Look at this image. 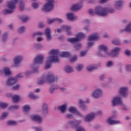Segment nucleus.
Masks as SVG:
<instances>
[{"mask_svg":"<svg viewBox=\"0 0 131 131\" xmlns=\"http://www.w3.org/2000/svg\"><path fill=\"white\" fill-rule=\"evenodd\" d=\"M103 92L101 90H96L94 92H93L92 96L94 98H99L102 96Z\"/></svg>","mask_w":131,"mask_h":131,"instance_id":"nucleus-14","label":"nucleus"},{"mask_svg":"<svg viewBox=\"0 0 131 131\" xmlns=\"http://www.w3.org/2000/svg\"><path fill=\"white\" fill-rule=\"evenodd\" d=\"M94 46V42H89L88 43V47L90 48L91 47H93Z\"/></svg>","mask_w":131,"mask_h":131,"instance_id":"nucleus-64","label":"nucleus"},{"mask_svg":"<svg viewBox=\"0 0 131 131\" xmlns=\"http://www.w3.org/2000/svg\"><path fill=\"white\" fill-rule=\"evenodd\" d=\"M45 34L48 41L52 39V37L51 36V29H50V28H48L46 29Z\"/></svg>","mask_w":131,"mask_h":131,"instance_id":"nucleus-15","label":"nucleus"},{"mask_svg":"<svg viewBox=\"0 0 131 131\" xmlns=\"http://www.w3.org/2000/svg\"><path fill=\"white\" fill-rule=\"evenodd\" d=\"M125 53L127 56H130L131 55V52L130 51H128V50H126L125 51Z\"/></svg>","mask_w":131,"mask_h":131,"instance_id":"nucleus-56","label":"nucleus"},{"mask_svg":"<svg viewBox=\"0 0 131 131\" xmlns=\"http://www.w3.org/2000/svg\"><path fill=\"white\" fill-rule=\"evenodd\" d=\"M18 108H19L18 105H13V106H11L9 108V109H18Z\"/></svg>","mask_w":131,"mask_h":131,"instance_id":"nucleus-54","label":"nucleus"},{"mask_svg":"<svg viewBox=\"0 0 131 131\" xmlns=\"http://www.w3.org/2000/svg\"><path fill=\"white\" fill-rule=\"evenodd\" d=\"M60 57L64 58H69L70 57V53L67 52H62L60 54Z\"/></svg>","mask_w":131,"mask_h":131,"instance_id":"nucleus-27","label":"nucleus"},{"mask_svg":"<svg viewBox=\"0 0 131 131\" xmlns=\"http://www.w3.org/2000/svg\"><path fill=\"white\" fill-rule=\"evenodd\" d=\"M64 70L66 72H67V73H70V72H72V71H73V69H72V67L67 66L66 67Z\"/></svg>","mask_w":131,"mask_h":131,"instance_id":"nucleus-30","label":"nucleus"},{"mask_svg":"<svg viewBox=\"0 0 131 131\" xmlns=\"http://www.w3.org/2000/svg\"><path fill=\"white\" fill-rule=\"evenodd\" d=\"M56 79H57V77H55L52 73H49L47 77L42 76L41 79L38 80L37 84H42L46 82V81L48 83H53L56 81Z\"/></svg>","mask_w":131,"mask_h":131,"instance_id":"nucleus-2","label":"nucleus"},{"mask_svg":"<svg viewBox=\"0 0 131 131\" xmlns=\"http://www.w3.org/2000/svg\"><path fill=\"white\" fill-rule=\"evenodd\" d=\"M67 117L68 118H73V115H72V114H68L67 115Z\"/></svg>","mask_w":131,"mask_h":131,"instance_id":"nucleus-59","label":"nucleus"},{"mask_svg":"<svg viewBox=\"0 0 131 131\" xmlns=\"http://www.w3.org/2000/svg\"><path fill=\"white\" fill-rule=\"evenodd\" d=\"M123 31H126L127 32H131V23L129 24L125 30Z\"/></svg>","mask_w":131,"mask_h":131,"instance_id":"nucleus-33","label":"nucleus"},{"mask_svg":"<svg viewBox=\"0 0 131 131\" xmlns=\"http://www.w3.org/2000/svg\"><path fill=\"white\" fill-rule=\"evenodd\" d=\"M7 107H8V104L6 103L0 102V108L5 109V108H7Z\"/></svg>","mask_w":131,"mask_h":131,"instance_id":"nucleus-39","label":"nucleus"},{"mask_svg":"<svg viewBox=\"0 0 131 131\" xmlns=\"http://www.w3.org/2000/svg\"><path fill=\"white\" fill-rule=\"evenodd\" d=\"M82 8V4H78L73 5L71 8V11L73 12H75V11H77V10H80Z\"/></svg>","mask_w":131,"mask_h":131,"instance_id":"nucleus-17","label":"nucleus"},{"mask_svg":"<svg viewBox=\"0 0 131 131\" xmlns=\"http://www.w3.org/2000/svg\"><path fill=\"white\" fill-rule=\"evenodd\" d=\"M8 116V113L4 112L1 116V119H4L5 117Z\"/></svg>","mask_w":131,"mask_h":131,"instance_id":"nucleus-48","label":"nucleus"},{"mask_svg":"<svg viewBox=\"0 0 131 131\" xmlns=\"http://www.w3.org/2000/svg\"><path fill=\"white\" fill-rule=\"evenodd\" d=\"M68 123L70 124V125H71L73 127H74L75 126L76 127H77L78 126V124H79V122L76 121H72L70 120L68 122Z\"/></svg>","mask_w":131,"mask_h":131,"instance_id":"nucleus-25","label":"nucleus"},{"mask_svg":"<svg viewBox=\"0 0 131 131\" xmlns=\"http://www.w3.org/2000/svg\"><path fill=\"white\" fill-rule=\"evenodd\" d=\"M20 19L22 20L23 22H27V21H28V17H24V16H22Z\"/></svg>","mask_w":131,"mask_h":131,"instance_id":"nucleus-49","label":"nucleus"},{"mask_svg":"<svg viewBox=\"0 0 131 131\" xmlns=\"http://www.w3.org/2000/svg\"><path fill=\"white\" fill-rule=\"evenodd\" d=\"M43 55H37L34 60V64H42L43 62Z\"/></svg>","mask_w":131,"mask_h":131,"instance_id":"nucleus-9","label":"nucleus"},{"mask_svg":"<svg viewBox=\"0 0 131 131\" xmlns=\"http://www.w3.org/2000/svg\"><path fill=\"white\" fill-rule=\"evenodd\" d=\"M42 27H43V24H42V23H40L38 25V28H42Z\"/></svg>","mask_w":131,"mask_h":131,"instance_id":"nucleus-61","label":"nucleus"},{"mask_svg":"<svg viewBox=\"0 0 131 131\" xmlns=\"http://www.w3.org/2000/svg\"><path fill=\"white\" fill-rule=\"evenodd\" d=\"M114 119V116H112L110 117L107 121V123L108 124H117V123H120V122L119 121H115L113 120Z\"/></svg>","mask_w":131,"mask_h":131,"instance_id":"nucleus-16","label":"nucleus"},{"mask_svg":"<svg viewBox=\"0 0 131 131\" xmlns=\"http://www.w3.org/2000/svg\"><path fill=\"white\" fill-rule=\"evenodd\" d=\"M31 118L32 120H33L34 121H37V122H38V123H41V122L42 121L41 117L38 115L31 116Z\"/></svg>","mask_w":131,"mask_h":131,"instance_id":"nucleus-13","label":"nucleus"},{"mask_svg":"<svg viewBox=\"0 0 131 131\" xmlns=\"http://www.w3.org/2000/svg\"><path fill=\"white\" fill-rule=\"evenodd\" d=\"M25 30V28L23 26L20 27L18 30V33H23V32H24Z\"/></svg>","mask_w":131,"mask_h":131,"instance_id":"nucleus-40","label":"nucleus"},{"mask_svg":"<svg viewBox=\"0 0 131 131\" xmlns=\"http://www.w3.org/2000/svg\"><path fill=\"white\" fill-rule=\"evenodd\" d=\"M18 4V0H13L7 2V7L9 10L4 9L3 10V13L4 15L6 14H11L14 12V10L16 9V5Z\"/></svg>","mask_w":131,"mask_h":131,"instance_id":"nucleus-4","label":"nucleus"},{"mask_svg":"<svg viewBox=\"0 0 131 131\" xmlns=\"http://www.w3.org/2000/svg\"><path fill=\"white\" fill-rule=\"evenodd\" d=\"M20 100V97L18 95H14L12 97V100L14 103H18V101Z\"/></svg>","mask_w":131,"mask_h":131,"instance_id":"nucleus-32","label":"nucleus"},{"mask_svg":"<svg viewBox=\"0 0 131 131\" xmlns=\"http://www.w3.org/2000/svg\"><path fill=\"white\" fill-rule=\"evenodd\" d=\"M41 40H42V38L41 37H38L37 38V41L39 42V41H41Z\"/></svg>","mask_w":131,"mask_h":131,"instance_id":"nucleus-63","label":"nucleus"},{"mask_svg":"<svg viewBox=\"0 0 131 131\" xmlns=\"http://www.w3.org/2000/svg\"><path fill=\"white\" fill-rule=\"evenodd\" d=\"M32 7L34 9H37V8H38V4L36 3H34L32 4Z\"/></svg>","mask_w":131,"mask_h":131,"instance_id":"nucleus-46","label":"nucleus"},{"mask_svg":"<svg viewBox=\"0 0 131 131\" xmlns=\"http://www.w3.org/2000/svg\"><path fill=\"white\" fill-rule=\"evenodd\" d=\"M42 110L44 113H48V105L46 103L43 104Z\"/></svg>","mask_w":131,"mask_h":131,"instance_id":"nucleus-35","label":"nucleus"},{"mask_svg":"<svg viewBox=\"0 0 131 131\" xmlns=\"http://www.w3.org/2000/svg\"><path fill=\"white\" fill-rule=\"evenodd\" d=\"M29 97L31 99H37L38 98L37 96L34 95V94L31 93H30V95H29Z\"/></svg>","mask_w":131,"mask_h":131,"instance_id":"nucleus-43","label":"nucleus"},{"mask_svg":"<svg viewBox=\"0 0 131 131\" xmlns=\"http://www.w3.org/2000/svg\"><path fill=\"white\" fill-rule=\"evenodd\" d=\"M7 39H8V33H4L3 34L2 40L5 42L6 41Z\"/></svg>","mask_w":131,"mask_h":131,"instance_id":"nucleus-37","label":"nucleus"},{"mask_svg":"<svg viewBox=\"0 0 131 131\" xmlns=\"http://www.w3.org/2000/svg\"><path fill=\"white\" fill-rule=\"evenodd\" d=\"M97 67L96 66H90L89 67H88L87 70L88 71H92V70H94V69H97Z\"/></svg>","mask_w":131,"mask_h":131,"instance_id":"nucleus-36","label":"nucleus"},{"mask_svg":"<svg viewBox=\"0 0 131 131\" xmlns=\"http://www.w3.org/2000/svg\"><path fill=\"white\" fill-rule=\"evenodd\" d=\"M7 123L8 125H16V124H17V122L15 121L9 120L8 121Z\"/></svg>","mask_w":131,"mask_h":131,"instance_id":"nucleus-38","label":"nucleus"},{"mask_svg":"<svg viewBox=\"0 0 131 131\" xmlns=\"http://www.w3.org/2000/svg\"><path fill=\"white\" fill-rule=\"evenodd\" d=\"M30 110V106L28 105H25L23 107V111L24 112H28Z\"/></svg>","mask_w":131,"mask_h":131,"instance_id":"nucleus-34","label":"nucleus"},{"mask_svg":"<svg viewBox=\"0 0 131 131\" xmlns=\"http://www.w3.org/2000/svg\"><path fill=\"white\" fill-rule=\"evenodd\" d=\"M113 106H116V105H122V100L120 97H116L112 100Z\"/></svg>","mask_w":131,"mask_h":131,"instance_id":"nucleus-10","label":"nucleus"},{"mask_svg":"<svg viewBox=\"0 0 131 131\" xmlns=\"http://www.w3.org/2000/svg\"><path fill=\"white\" fill-rule=\"evenodd\" d=\"M20 4L19 9L20 11H23L24 10V4H22V1H20Z\"/></svg>","mask_w":131,"mask_h":131,"instance_id":"nucleus-47","label":"nucleus"},{"mask_svg":"<svg viewBox=\"0 0 131 131\" xmlns=\"http://www.w3.org/2000/svg\"><path fill=\"white\" fill-rule=\"evenodd\" d=\"M58 109L60 110V111H61V112L64 113V112H65L67 109V106L66 104H63L61 106H59L58 107Z\"/></svg>","mask_w":131,"mask_h":131,"instance_id":"nucleus-28","label":"nucleus"},{"mask_svg":"<svg viewBox=\"0 0 131 131\" xmlns=\"http://www.w3.org/2000/svg\"><path fill=\"white\" fill-rule=\"evenodd\" d=\"M95 14L98 15L99 16H103L105 17L108 15V13H114L115 11L113 9H108L107 8H104L102 7H97L95 8Z\"/></svg>","mask_w":131,"mask_h":131,"instance_id":"nucleus-3","label":"nucleus"},{"mask_svg":"<svg viewBox=\"0 0 131 131\" xmlns=\"http://www.w3.org/2000/svg\"><path fill=\"white\" fill-rule=\"evenodd\" d=\"M21 61H22V57L18 56L15 57L14 59V63L15 67H17L18 64H19Z\"/></svg>","mask_w":131,"mask_h":131,"instance_id":"nucleus-23","label":"nucleus"},{"mask_svg":"<svg viewBox=\"0 0 131 131\" xmlns=\"http://www.w3.org/2000/svg\"><path fill=\"white\" fill-rule=\"evenodd\" d=\"M35 129L37 131H41V130H42V129H41V128L40 127H35Z\"/></svg>","mask_w":131,"mask_h":131,"instance_id":"nucleus-60","label":"nucleus"},{"mask_svg":"<svg viewBox=\"0 0 131 131\" xmlns=\"http://www.w3.org/2000/svg\"><path fill=\"white\" fill-rule=\"evenodd\" d=\"M3 71L4 72V74L6 76H10L11 74H12V73H11V71H10V69L8 67H5L4 68Z\"/></svg>","mask_w":131,"mask_h":131,"instance_id":"nucleus-26","label":"nucleus"},{"mask_svg":"<svg viewBox=\"0 0 131 131\" xmlns=\"http://www.w3.org/2000/svg\"><path fill=\"white\" fill-rule=\"evenodd\" d=\"M120 52V48L116 47L114 49V50L112 51V55L113 57H115L119 54Z\"/></svg>","mask_w":131,"mask_h":131,"instance_id":"nucleus-20","label":"nucleus"},{"mask_svg":"<svg viewBox=\"0 0 131 131\" xmlns=\"http://www.w3.org/2000/svg\"><path fill=\"white\" fill-rule=\"evenodd\" d=\"M17 82V78H10L6 82L7 85H13Z\"/></svg>","mask_w":131,"mask_h":131,"instance_id":"nucleus-12","label":"nucleus"},{"mask_svg":"<svg viewBox=\"0 0 131 131\" xmlns=\"http://www.w3.org/2000/svg\"><path fill=\"white\" fill-rule=\"evenodd\" d=\"M69 112H71V113H74V114H75L76 115L80 116V117H82V115H81L80 113H79V112L77 111V108L75 107H70L69 109Z\"/></svg>","mask_w":131,"mask_h":131,"instance_id":"nucleus-11","label":"nucleus"},{"mask_svg":"<svg viewBox=\"0 0 131 131\" xmlns=\"http://www.w3.org/2000/svg\"><path fill=\"white\" fill-rule=\"evenodd\" d=\"M89 14H90V15H95V13L94 12V10L93 9H90L89 11Z\"/></svg>","mask_w":131,"mask_h":131,"instance_id":"nucleus-57","label":"nucleus"},{"mask_svg":"<svg viewBox=\"0 0 131 131\" xmlns=\"http://www.w3.org/2000/svg\"><path fill=\"white\" fill-rule=\"evenodd\" d=\"M112 65H113V62L111 61H108L107 63V66L110 67V66H112Z\"/></svg>","mask_w":131,"mask_h":131,"instance_id":"nucleus-58","label":"nucleus"},{"mask_svg":"<svg viewBox=\"0 0 131 131\" xmlns=\"http://www.w3.org/2000/svg\"><path fill=\"white\" fill-rule=\"evenodd\" d=\"M115 7L118 9H120L122 7V1L120 0L116 1Z\"/></svg>","mask_w":131,"mask_h":131,"instance_id":"nucleus-29","label":"nucleus"},{"mask_svg":"<svg viewBox=\"0 0 131 131\" xmlns=\"http://www.w3.org/2000/svg\"><path fill=\"white\" fill-rule=\"evenodd\" d=\"M43 33L41 32H38L36 33L33 34V36H35V35H42Z\"/></svg>","mask_w":131,"mask_h":131,"instance_id":"nucleus-51","label":"nucleus"},{"mask_svg":"<svg viewBox=\"0 0 131 131\" xmlns=\"http://www.w3.org/2000/svg\"><path fill=\"white\" fill-rule=\"evenodd\" d=\"M75 49H76V51H78L80 48H81V43H78L76 44L74 47Z\"/></svg>","mask_w":131,"mask_h":131,"instance_id":"nucleus-42","label":"nucleus"},{"mask_svg":"<svg viewBox=\"0 0 131 131\" xmlns=\"http://www.w3.org/2000/svg\"><path fill=\"white\" fill-rule=\"evenodd\" d=\"M126 71H128V72H129L131 71V66L128 65L126 66Z\"/></svg>","mask_w":131,"mask_h":131,"instance_id":"nucleus-53","label":"nucleus"},{"mask_svg":"<svg viewBox=\"0 0 131 131\" xmlns=\"http://www.w3.org/2000/svg\"><path fill=\"white\" fill-rule=\"evenodd\" d=\"M19 85H16L12 88V90H18V89H19Z\"/></svg>","mask_w":131,"mask_h":131,"instance_id":"nucleus-62","label":"nucleus"},{"mask_svg":"<svg viewBox=\"0 0 131 131\" xmlns=\"http://www.w3.org/2000/svg\"><path fill=\"white\" fill-rule=\"evenodd\" d=\"M77 131H85V130L81 126H80L77 129Z\"/></svg>","mask_w":131,"mask_h":131,"instance_id":"nucleus-50","label":"nucleus"},{"mask_svg":"<svg viewBox=\"0 0 131 131\" xmlns=\"http://www.w3.org/2000/svg\"><path fill=\"white\" fill-rule=\"evenodd\" d=\"M99 37V34L97 33H94L89 36L88 40L89 41H91L92 40H97Z\"/></svg>","mask_w":131,"mask_h":131,"instance_id":"nucleus-18","label":"nucleus"},{"mask_svg":"<svg viewBox=\"0 0 131 131\" xmlns=\"http://www.w3.org/2000/svg\"><path fill=\"white\" fill-rule=\"evenodd\" d=\"M83 68V65L82 64H79L76 68V69H77V70H78V71H80L82 70Z\"/></svg>","mask_w":131,"mask_h":131,"instance_id":"nucleus-44","label":"nucleus"},{"mask_svg":"<svg viewBox=\"0 0 131 131\" xmlns=\"http://www.w3.org/2000/svg\"><path fill=\"white\" fill-rule=\"evenodd\" d=\"M99 50L100 51H103V52H104L106 55H109V53L107 52V51H108V47H107V46L104 45H100L99 46Z\"/></svg>","mask_w":131,"mask_h":131,"instance_id":"nucleus-24","label":"nucleus"},{"mask_svg":"<svg viewBox=\"0 0 131 131\" xmlns=\"http://www.w3.org/2000/svg\"><path fill=\"white\" fill-rule=\"evenodd\" d=\"M71 30V27L68 26H63L61 27V29H57V31L58 33H60L62 30L64 31H67L68 32V35H71V32L70 30Z\"/></svg>","mask_w":131,"mask_h":131,"instance_id":"nucleus-8","label":"nucleus"},{"mask_svg":"<svg viewBox=\"0 0 131 131\" xmlns=\"http://www.w3.org/2000/svg\"><path fill=\"white\" fill-rule=\"evenodd\" d=\"M127 87L121 88L120 89V94L123 97H125L127 95Z\"/></svg>","mask_w":131,"mask_h":131,"instance_id":"nucleus-19","label":"nucleus"},{"mask_svg":"<svg viewBox=\"0 0 131 131\" xmlns=\"http://www.w3.org/2000/svg\"><path fill=\"white\" fill-rule=\"evenodd\" d=\"M112 43L114 45H116V46H119V45H120V42L119 41V40H118V39H116V40H113Z\"/></svg>","mask_w":131,"mask_h":131,"instance_id":"nucleus-41","label":"nucleus"},{"mask_svg":"<svg viewBox=\"0 0 131 131\" xmlns=\"http://www.w3.org/2000/svg\"><path fill=\"white\" fill-rule=\"evenodd\" d=\"M85 35L82 33H79L76 35V38H69L68 39V41L71 42L72 43H74V42H77L79 41L82 38H84Z\"/></svg>","mask_w":131,"mask_h":131,"instance_id":"nucleus-6","label":"nucleus"},{"mask_svg":"<svg viewBox=\"0 0 131 131\" xmlns=\"http://www.w3.org/2000/svg\"><path fill=\"white\" fill-rule=\"evenodd\" d=\"M68 19L70 20V21H74V20H76L77 19V16H75L74 14L72 13H68L67 14Z\"/></svg>","mask_w":131,"mask_h":131,"instance_id":"nucleus-21","label":"nucleus"},{"mask_svg":"<svg viewBox=\"0 0 131 131\" xmlns=\"http://www.w3.org/2000/svg\"><path fill=\"white\" fill-rule=\"evenodd\" d=\"M49 54L51 56L47 57L46 65L45 66L46 69L51 68L52 63H59V62H60V59L59 58L60 53L59 52V50H52L50 51Z\"/></svg>","mask_w":131,"mask_h":131,"instance_id":"nucleus-1","label":"nucleus"},{"mask_svg":"<svg viewBox=\"0 0 131 131\" xmlns=\"http://www.w3.org/2000/svg\"><path fill=\"white\" fill-rule=\"evenodd\" d=\"M53 9H54V0H48V3L43 6L42 10L44 12H50Z\"/></svg>","mask_w":131,"mask_h":131,"instance_id":"nucleus-5","label":"nucleus"},{"mask_svg":"<svg viewBox=\"0 0 131 131\" xmlns=\"http://www.w3.org/2000/svg\"><path fill=\"white\" fill-rule=\"evenodd\" d=\"M86 53H87V52L85 51L81 52V56L84 57V56H85V55H86Z\"/></svg>","mask_w":131,"mask_h":131,"instance_id":"nucleus-55","label":"nucleus"},{"mask_svg":"<svg viewBox=\"0 0 131 131\" xmlns=\"http://www.w3.org/2000/svg\"><path fill=\"white\" fill-rule=\"evenodd\" d=\"M54 21H56V22H58V23H62L63 22V20L61 18H56L54 19H50L48 20V23L49 24H52L53 22H54Z\"/></svg>","mask_w":131,"mask_h":131,"instance_id":"nucleus-22","label":"nucleus"},{"mask_svg":"<svg viewBox=\"0 0 131 131\" xmlns=\"http://www.w3.org/2000/svg\"><path fill=\"white\" fill-rule=\"evenodd\" d=\"M96 115H101L102 114V111H98L96 114H94V113H91L89 115H87L85 117V121H87L88 122H90V121L93 120V118H95V117Z\"/></svg>","mask_w":131,"mask_h":131,"instance_id":"nucleus-7","label":"nucleus"},{"mask_svg":"<svg viewBox=\"0 0 131 131\" xmlns=\"http://www.w3.org/2000/svg\"><path fill=\"white\" fill-rule=\"evenodd\" d=\"M80 107L82 110H85V105H84V101L82 100H79Z\"/></svg>","mask_w":131,"mask_h":131,"instance_id":"nucleus-31","label":"nucleus"},{"mask_svg":"<svg viewBox=\"0 0 131 131\" xmlns=\"http://www.w3.org/2000/svg\"><path fill=\"white\" fill-rule=\"evenodd\" d=\"M77 60V56H73V58H72L71 59H70V61L72 63H73V62H76V61Z\"/></svg>","mask_w":131,"mask_h":131,"instance_id":"nucleus-45","label":"nucleus"},{"mask_svg":"<svg viewBox=\"0 0 131 131\" xmlns=\"http://www.w3.org/2000/svg\"><path fill=\"white\" fill-rule=\"evenodd\" d=\"M55 89H58V88H55L54 87L50 88V93H51V94H53V93H54Z\"/></svg>","mask_w":131,"mask_h":131,"instance_id":"nucleus-52","label":"nucleus"}]
</instances>
